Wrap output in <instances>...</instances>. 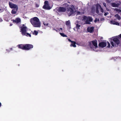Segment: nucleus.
Segmentation results:
<instances>
[{"label":"nucleus","mask_w":121,"mask_h":121,"mask_svg":"<svg viewBox=\"0 0 121 121\" xmlns=\"http://www.w3.org/2000/svg\"><path fill=\"white\" fill-rule=\"evenodd\" d=\"M62 30V29L61 28H60V29H59V30Z\"/></svg>","instance_id":"e433bc0d"},{"label":"nucleus","mask_w":121,"mask_h":121,"mask_svg":"<svg viewBox=\"0 0 121 121\" xmlns=\"http://www.w3.org/2000/svg\"><path fill=\"white\" fill-rule=\"evenodd\" d=\"M108 14V12L105 13L104 14V15L105 16H106V15H107Z\"/></svg>","instance_id":"c85d7f7f"},{"label":"nucleus","mask_w":121,"mask_h":121,"mask_svg":"<svg viewBox=\"0 0 121 121\" xmlns=\"http://www.w3.org/2000/svg\"><path fill=\"white\" fill-rule=\"evenodd\" d=\"M60 34L63 37H67V36L65 35L64 33H60Z\"/></svg>","instance_id":"393cba45"},{"label":"nucleus","mask_w":121,"mask_h":121,"mask_svg":"<svg viewBox=\"0 0 121 121\" xmlns=\"http://www.w3.org/2000/svg\"><path fill=\"white\" fill-rule=\"evenodd\" d=\"M21 30L20 31L21 32L22 35H25L27 37H31V35L30 34L26 32L27 27L26 26H24V25H23L22 26L20 27Z\"/></svg>","instance_id":"7ed1b4c3"},{"label":"nucleus","mask_w":121,"mask_h":121,"mask_svg":"<svg viewBox=\"0 0 121 121\" xmlns=\"http://www.w3.org/2000/svg\"><path fill=\"white\" fill-rule=\"evenodd\" d=\"M112 0H107V2H108L109 3Z\"/></svg>","instance_id":"cd10ccee"},{"label":"nucleus","mask_w":121,"mask_h":121,"mask_svg":"<svg viewBox=\"0 0 121 121\" xmlns=\"http://www.w3.org/2000/svg\"><path fill=\"white\" fill-rule=\"evenodd\" d=\"M18 46L19 48L25 50V45L22 44H20Z\"/></svg>","instance_id":"f3484780"},{"label":"nucleus","mask_w":121,"mask_h":121,"mask_svg":"<svg viewBox=\"0 0 121 121\" xmlns=\"http://www.w3.org/2000/svg\"><path fill=\"white\" fill-rule=\"evenodd\" d=\"M44 25L46 26H47L48 25V23L45 24L44 23Z\"/></svg>","instance_id":"2f4dec72"},{"label":"nucleus","mask_w":121,"mask_h":121,"mask_svg":"<svg viewBox=\"0 0 121 121\" xmlns=\"http://www.w3.org/2000/svg\"><path fill=\"white\" fill-rule=\"evenodd\" d=\"M68 40L69 41L71 42V43L73 42V41H71L70 39H68Z\"/></svg>","instance_id":"473e14b6"},{"label":"nucleus","mask_w":121,"mask_h":121,"mask_svg":"<svg viewBox=\"0 0 121 121\" xmlns=\"http://www.w3.org/2000/svg\"><path fill=\"white\" fill-rule=\"evenodd\" d=\"M110 23L112 24L116 25H119V23L118 22H115L114 21H110Z\"/></svg>","instance_id":"dca6fc26"},{"label":"nucleus","mask_w":121,"mask_h":121,"mask_svg":"<svg viewBox=\"0 0 121 121\" xmlns=\"http://www.w3.org/2000/svg\"><path fill=\"white\" fill-rule=\"evenodd\" d=\"M9 4L10 7L12 9L18 8L17 5L14 4L12 3L9 2Z\"/></svg>","instance_id":"9b49d317"},{"label":"nucleus","mask_w":121,"mask_h":121,"mask_svg":"<svg viewBox=\"0 0 121 121\" xmlns=\"http://www.w3.org/2000/svg\"><path fill=\"white\" fill-rule=\"evenodd\" d=\"M119 36L120 38H121V34L120 35H119Z\"/></svg>","instance_id":"f704fd0d"},{"label":"nucleus","mask_w":121,"mask_h":121,"mask_svg":"<svg viewBox=\"0 0 121 121\" xmlns=\"http://www.w3.org/2000/svg\"><path fill=\"white\" fill-rule=\"evenodd\" d=\"M63 6L64 7H68L69 5L67 3H65L63 4Z\"/></svg>","instance_id":"a878e982"},{"label":"nucleus","mask_w":121,"mask_h":121,"mask_svg":"<svg viewBox=\"0 0 121 121\" xmlns=\"http://www.w3.org/2000/svg\"><path fill=\"white\" fill-rule=\"evenodd\" d=\"M99 45L100 47L103 48L106 46V43L105 42H102L99 44Z\"/></svg>","instance_id":"f8f14e48"},{"label":"nucleus","mask_w":121,"mask_h":121,"mask_svg":"<svg viewBox=\"0 0 121 121\" xmlns=\"http://www.w3.org/2000/svg\"><path fill=\"white\" fill-rule=\"evenodd\" d=\"M14 9L12 10V13L13 14H15L16 13V12L18 10V8H17Z\"/></svg>","instance_id":"a211bd4d"},{"label":"nucleus","mask_w":121,"mask_h":121,"mask_svg":"<svg viewBox=\"0 0 121 121\" xmlns=\"http://www.w3.org/2000/svg\"><path fill=\"white\" fill-rule=\"evenodd\" d=\"M94 27H89L87 29V31L90 33H92L94 30Z\"/></svg>","instance_id":"2eb2a0df"},{"label":"nucleus","mask_w":121,"mask_h":121,"mask_svg":"<svg viewBox=\"0 0 121 121\" xmlns=\"http://www.w3.org/2000/svg\"><path fill=\"white\" fill-rule=\"evenodd\" d=\"M108 47L109 48L110 47V44L108 42Z\"/></svg>","instance_id":"c756f323"},{"label":"nucleus","mask_w":121,"mask_h":121,"mask_svg":"<svg viewBox=\"0 0 121 121\" xmlns=\"http://www.w3.org/2000/svg\"><path fill=\"white\" fill-rule=\"evenodd\" d=\"M82 19V21H85L84 23L86 24H90V23L89 22H92L93 20V19L92 17H87L85 16H83Z\"/></svg>","instance_id":"423d86ee"},{"label":"nucleus","mask_w":121,"mask_h":121,"mask_svg":"<svg viewBox=\"0 0 121 121\" xmlns=\"http://www.w3.org/2000/svg\"><path fill=\"white\" fill-rule=\"evenodd\" d=\"M5 20H6V21H8V20L7 19H5Z\"/></svg>","instance_id":"c9c22d12"},{"label":"nucleus","mask_w":121,"mask_h":121,"mask_svg":"<svg viewBox=\"0 0 121 121\" xmlns=\"http://www.w3.org/2000/svg\"><path fill=\"white\" fill-rule=\"evenodd\" d=\"M21 21V19L19 18H17L15 19V20H13V22L14 23H18L20 22Z\"/></svg>","instance_id":"4468645a"},{"label":"nucleus","mask_w":121,"mask_h":121,"mask_svg":"<svg viewBox=\"0 0 121 121\" xmlns=\"http://www.w3.org/2000/svg\"><path fill=\"white\" fill-rule=\"evenodd\" d=\"M99 19H96L94 21V22H97L99 21Z\"/></svg>","instance_id":"bb28decb"},{"label":"nucleus","mask_w":121,"mask_h":121,"mask_svg":"<svg viewBox=\"0 0 121 121\" xmlns=\"http://www.w3.org/2000/svg\"><path fill=\"white\" fill-rule=\"evenodd\" d=\"M2 19L1 18H0V22H2Z\"/></svg>","instance_id":"72a5a7b5"},{"label":"nucleus","mask_w":121,"mask_h":121,"mask_svg":"<svg viewBox=\"0 0 121 121\" xmlns=\"http://www.w3.org/2000/svg\"><path fill=\"white\" fill-rule=\"evenodd\" d=\"M96 12L97 13H99V10H100L101 12L102 13H103L104 12V10L103 9H102L101 6L99 4H97L96 5Z\"/></svg>","instance_id":"6e6552de"},{"label":"nucleus","mask_w":121,"mask_h":121,"mask_svg":"<svg viewBox=\"0 0 121 121\" xmlns=\"http://www.w3.org/2000/svg\"><path fill=\"white\" fill-rule=\"evenodd\" d=\"M1 10V9H0V11Z\"/></svg>","instance_id":"a19ab883"},{"label":"nucleus","mask_w":121,"mask_h":121,"mask_svg":"<svg viewBox=\"0 0 121 121\" xmlns=\"http://www.w3.org/2000/svg\"><path fill=\"white\" fill-rule=\"evenodd\" d=\"M1 103L0 102V107L1 106Z\"/></svg>","instance_id":"4c0bfd02"},{"label":"nucleus","mask_w":121,"mask_h":121,"mask_svg":"<svg viewBox=\"0 0 121 121\" xmlns=\"http://www.w3.org/2000/svg\"><path fill=\"white\" fill-rule=\"evenodd\" d=\"M36 7H38L39 6V5H36Z\"/></svg>","instance_id":"58836bf2"},{"label":"nucleus","mask_w":121,"mask_h":121,"mask_svg":"<svg viewBox=\"0 0 121 121\" xmlns=\"http://www.w3.org/2000/svg\"><path fill=\"white\" fill-rule=\"evenodd\" d=\"M103 4L104 5L105 7H106V4L105 3H103Z\"/></svg>","instance_id":"7c9ffc66"},{"label":"nucleus","mask_w":121,"mask_h":121,"mask_svg":"<svg viewBox=\"0 0 121 121\" xmlns=\"http://www.w3.org/2000/svg\"><path fill=\"white\" fill-rule=\"evenodd\" d=\"M114 10L117 11V13H121V10L119 9H118L115 8L114 9Z\"/></svg>","instance_id":"4be33fe9"},{"label":"nucleus","mask_w":121,"mask_h":121,"mask_svg":"<svg viewBox=\"0 0 121 121\" xmlns=\"http://www.w3.org/2000/svg\"><path fill=\"white\" fill-rule=\"evenodd\" d=\"M111 5L113 7H118L119 6V4H116L114 3H113L111 4Z\"/></svg>","instance_id":"6ab92c4d"},{"label":"nucleus","mask_w":121,"mask_h":121,"mask_svg":"<svg viewBox=\"0 0 121 121\" xmlns=\"http://www.w3.org/2000/svg\"><path fill=\"white\" fill-rule=\"evenodd\" d=\"M75 10L74 6L73 5H71L68 8L67 11V13L69 16L72 15L74 13Z\"/></svg>","instance_id":"20e7f679"},{"label":"nucleus","mask_w":121,"mask_h":121,"mask_svg":"<svg viewBox=\"0 0 121 121\" xmlns=\"http://www.w3.org/2000/svg\"><path fill=\"white\" fill-rule=\"evenodd\" d=\"M76 25V27L78 30L79 29V27L81 26V23L80 22L78 21L76 22L75 23Z\"/></svg>","instance_id":"ddd939ff"},{"label":"nucleus","mask_w":121,"mask_h":121,"mask_svg":"<svg viewBox=\"0 0 121 121\" xmlns=\"http://www.w3.org/2000/svg\"><path fill=\"white\" fill-rule=\"evenodd\" d=\"M115 17L118 20H120L121 19L120 16L118 14H116L114 15Z\"/></svg>","instance_id":"412c9836"},{"label":"nucleus","mask_w":121,"mask_h":121,"mask_svg":"<svg viewBox=\"0 0 121 121\" xmlns=\"http://www.w3.org/2000/svg\"><path fill=\"white\" fill-rule=\"evenodd\" d=\"M90 46L92 50L94 51L95 52L98 51L99 50V48L98 47L97 42L96 40L91 42Z\"/></svg>","instance_id":"f03ea898"},{"label":"nucleus","mask_w":121,"mask_h":121,"mask_svg":"<svg viewBox=\"0 0 121 121\" xmlns=\"http://www.w3.org/2000/svg\"><path fill=\"white\" fill-rule=\"evenodd\" d=\"M44 3V5L43 6L44 9L47 10H49L51 9V7L49 5L48 1H45Z\"/></svg>","instance_id":"0eeeda50"},{"label":"nucleus","mask_w":121,"mask_h":121,"mask_svg":"<svg viewBox=\"0 0 121 121\" xmlns=\"http://www.w3.org/2000/svg\"><path fill=\"white\" fill-rule=\"evenodd\" d=\"M66 25L67 26H69L70 24V22L69 20L67 21L66 22Z\"/></svg>","instance_id":"5701e85b"},{"label":"nucleus","mask_w":121,"mask_h":121,"mask_svg":"<svg viewBox=\"0 0 121 121\" xmlns=\"http://www.w3.org/2000/svg\"><path fill=\"white\" fill-rule=\"evenodd\" d=\"M12 24H10V26H12Z\"/></svg>","instance_id":"ea45409f"},{"label":"nucleus","mask_w":121,"mask_h":121,"mask_svg":"<svg viewBox=\"0 0 121 121\" xmlns=\"http://www.w3.org/2000/svg\"><path fill=\"white\" fill-rule=\"evenodd\" d=\"M57 9L59 12H64L66 10V9L64 7H60L59 8H57Z\"/></svg>","instance_id":"9d476101"},{"label":"nucleus","mask_w":121,"mask_h":121,"mask_svg":"<svg viewBox=\"0 0 121 121\" xmlns=\"http://www.w3.org/2000/svg\"><path fill=\"white\" fill-rule=\"evenodd\" d=\"M30 21L34 27H40L41 26L40 22L39 19L37 17H34L31 18Z\"/></svg>","instance_id":"f257e3e1"},{"label":"nucleus","mask_w":121,"mask_h":121,"mask_svg":"<svg viewBox=\"0 0 121 121\" xmlns=\"http://www.w3.org/2000/svg\"><path fill=\"white\" fill-rule=\"evenodd\" d=\"M71 44L70 45L71 47L73 46L74 47H76V46L75 45L76 43L75 42L73 41L71 43Z\"/></svg>","instance_id":"aec40b11"},{"label":"nucleus","mask_w":121,"mask_h":121,"mask_svg":"<svg viewBox=\"0 0 121 121\" xmlns=\"http://www.w3.org/2000/svg\"><path fill=\"white\" fill-rule=\"evenodd\" d=\"M38 33V32L36 30H34V32H33V34L35 35H37Z\"/></svg>","instance_id":"b1692460"},{"label":"nucleus","mask_w":121,"mask_h":121,"mask_svg":"<svg viewBox=\"0 0 121 121\" xmlns=\"http://www.w3.org/2000/svg\"><path fill=\"white\" fill-rule=\"evenodd\" d=\"M25 50H28L31 48H32L33 47V45L30 44H25Z\"/></svg>","instance_id":"1a4fd4ad"},{"label":"nucleus","mask_w":121,"mask_h":121,"mask_svg":"<svg viewBox=\"0 0 121 121\" xmlns=\"http://www.w3.org/2000/svg\"><path fill=\"white\" fill-rule=\"evenodd\" d=\"M111 44L112 46H116V44H118L119 43V40L116 37L112 38L110 39Z\"/></svg>","instance_id":"39448f33"}]
</instances>
